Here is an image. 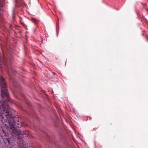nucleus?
<instances>
[{"instance_id": "1", "label": "nucleus", "mask_w": 148, "mask_h": 148, "mask_svg": "<svg viewBox=\"0 0 148 148\" xmlns=\"http://www.w3.org/2000/svg\"><path fill=\"white\" fill-rule=\"evenodd\" d=\"M6 83L4 79L2 77H0V86L1 91V96L2 98H6L1 101L0 100V116L2 118V122H8L9 123L8 130L12 134H17L18 130L15 128V126L19 120L17 116L14 113H12L8 103L12 102L9 97V94L6 88Z\"/></svg>"}, {"instance_id": "2", "label": "nucleus", "mask_w": 148, "mask_h": 148, "mask_svg": "<svg viewBox=\"0 0 148 148\" xmlns=\"http://www.w3.org/2000/svg\"><path fill=\"white\" fill-rule=\"evenodd\" d=\"M8 75L9 77H10V78H12V75L13 76V75L14 74L13 72H12V74H11L10 73H8Z\"/></svg>"}]
</instances>
